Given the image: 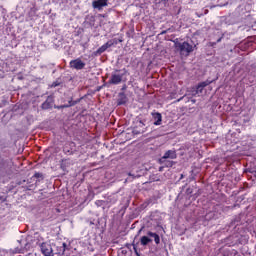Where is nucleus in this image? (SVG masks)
Masks as SVG:
<instances>
[{
  "label": "nucleus",
  "instance_id": "22",
  "mask_svg": "<svg viewBox=\"0 0 256 256\" xmlns=\"http://www.w3.org/2000/svg\"><path fill=\"white\" fill-rule=\"evenodd\" d=\"M45 256H53V254L52 255H45Z\"/></svg>",
  "mask_w": 256,
  "mask_h": 256
},
{
  "label": "nucleus",
  "instance_id": "11",
  "mask_svg": "<svg viewBox=\"0 0 256 256\" xmlns=\"http://www.w3.org/2000/svg\"><path fill=\"white\" fill-rule=\"evenodd\" d=\"M211 81L207 80L204 82H201L200 84H198V89H205V87H207V85H210Z\"/></svg>",
  "mask_w": 256,
  "mask_h": 256
},
{
  "label": "nucleus",
  "instance_id": "19",
  "mask_svg": "<svg viewBox=\"0 0 256 256\" xmlns=\"http://www.w3.org/2000/svg\"><path fill=\"white\" fill-rule=\"evenodd\" d=\"M134 251H135V253H136L137 256H141V255L139 254V252L137 251V247H136V246H134Z\"/></svg>",
  "mask_w": 256,
  "mask_h": 256
},
{
  "label": "nucleus",
  "instance_id": "5",
  "mask_svg": "<svg viewBox=\"0 0 256 256\" xmlns=\"http://www.w3.org/2000/svg\"><path fill=\"white\" fill-rule=\"evenodd\" d=\"M107 1L108 0H94L92 2L93 9H97L98 11H101L103 7H107Z\"/></svg>",
  "mask_w": 256,
  "mask_h": 256
},
{
  "label": "nucleus",
  "instance_id": "7",
  "mask_svg": "<svg viewBox=\"0 0 256 256\" xmlns=\"http://www.w3.org/2000/svg\"><path fill=\"white\" fill-rule=\"evenodd\" d=\"M133 133L135 135H141V133H145V124H143V122H139L138 127L133 129Z\"/></svg>",
  "mask_w": 256,
  "mask_h": 256
},
{
  "label": "nucleus",
  "instance_id": "15",
  "mask_svg": "<svg viewBox=\"0 0 256 256\" xmlns=\"http://www.w3.org/2000/svg\"><path fill=\"white\" fill-rule=\"evenodd\" d=\"M104 46L106 47V49H109V47H113V42H107L104 44Z\"/></svg>",
  "mask_w": 256,
  "mask_h": 256
},
{
  "label": "nucleus",
  "instance_id": "1",
  "mask_svg": "<svg viewBox=\"0 0 256 256\" xmlns=\"http://www.w3.org/2000/svg\"><path fill=\"white\" fill-rule=\"evenodd\" d=\"M195 45H191L188 42H175V48L180 51L182 55L189 56L195 51Z\"/></svg>",
  "mask_w": 256,
  "mask_h": 256
},
{
  "label": "nucleus",
  "instance_id": "21",
  "mask_svg": "<svg viewBox=\"0 0 256 256\" xmlns=\"http://www.w3.org/2000/svg\"><path fill=\"white\" fill-rule=\"evenodd\" d=\"M159 171H163V167H160V168H159Z\"/></svg>",
  "mask_w": 256,
  "mask_h": 256
},
{
  "label": "nucleus",
  "instance_id": "4",
  "mask_svg": "<svg viewBox=\"0 0 256 256\" xmlns=\"http://www.w3.org/2000/svg\"><path fill=\"white\" fill-rule=\"evenodd\" d=\"M70 67L72 69H77V71H80L81 69H84L85 68V63L82 62L81 59L77 58L75 60H72L70 62Z\"/></svg>",
  "mask_w": 256,
  "mask_h": 256
},
{
  "label": "nucleus",
  "instance_id": "16",
  "mask_svg": "<svg viewBox=\"0 0 256 256\" xmlns=\"http://www.w3.org/2000/svg\"><path fill=\"white\" fill-rule=\"evenodd\" d=\"M129 177H132V179H137L140 177V175H136L135 174H132V173H128Z\"/></svg>",
  "mask_w": 256,
  "mask_h": 256
},
{
  "label": "nucleus",
  "instance_id": "13",
  "mask_svg": "<svg viewBox=\"0 0 256 256\" xmlns=\"http://www.w3.org/2000/svg\"><path fill=\"white\" fill-rule=\"evenodd\" d=\"M105 51H107V48H106V46H105V44H104V45H102V46L97 50V53H98L99 55H101V53H105Z\"/></svg>",
  "mask_w": 256,
  "mask_h": 256
},
{
  "label": "nucleus",
  "instance_id": "12",
  "mask_svg": "<svg viewBox=\"0 0 256 256\" xmlns=\"http://www.w3.org/2000/svg\"><path fill=\"white\" fill-rule=\"evenodd\" d=\"M160 165H164V167H171L173 165V161L164 159V162H160Z\"/></svg>",
  "mask_w": 256,
  "mask_h": 256
},
{
  "label": "nucleus",
  "instance_id": "3",
  "mask_svg": "<svg viewBox=\"0 0 256 256\" xmlns=\"http://www.w3.org/2000/svg\"><path fill=\"white\" fill-rule=\"evenodd\" d=\"M165 159H177V152L174 150H168L165 154L160 158L159 163H165Z\"/></svg>",
  "mask_w": 256,
  "mask_h": 256
},
{
  "label": "nucleus",
  "instance_id": "18",
  "mask_svg": "<svg viewBox=\"0 0 256 256\" xmlns=\"http://www.w3.org/2000/svg\"><path fill=\"white\" fill-rule=\"evenodd\" d=\"M62 246H63V253H65V249H67V243H63Z\"/></svg>",
  "mask_w": 256,
  "mask_h": 256
},
{
  "label": "nucleus",
  "instance_id": "8",
  "mask_svg": "<svg viewBox=\"0 0 256 256\" xmlns=\"http://www.w3.org/2000/svg\"><path fill=\"white\" fill-rule=\"evenodd\" d=\"M152 117L154 119V125H161V123L163 121V117L161 116V113L154 112V113H152Z\"/></svg>",
  "mask_w": 256,
  "mask_h": 256
},
{
  "label": "nucleus",
  "instance_id": "6",
  "mask_svg": "<svg viewBox=\"0 0 256 256\" xmlns=\"http://www.w3.org/2000/svg\"><path fill=\"white\" fill-rule=\"evenodd\" d=\"M41 253L45 255H53V248L50 246V244L42 243L40 244Z\"/></svg>",
  "mask_w": 256,
  "mask_h": 256
},
{
  "label": "nucleus",
  "instance_id": "14",
  "mask_svg": "<svg viewBox=\"0 0 256 256\" xmlns=\"http://www.w3.org/2000/svg\"><path fill=\"white\" fill-rule=\"evenodd\" d=\"M49 107H51V104H49V101H45V102L42 104V109H49Z\"/></svg>",
  "mask_w": 256,
  "mask_h": 256
},
{
  "label": "nucleus",
  "instance_id": "2",
  "mask_svg": "<svg viewBox=\"0 0 256 256\" xmlns=\"http://www.w3.org/2000/svg\"><path fill=\"white\" fill-rule=\"evenodd\" d=\"M122 82L123 74H119V70H115L108 81L109 85H119Z\"/></svg>",
  "mask_w": 256,
  "mask_h": 256
},
{
  "label": "nucleus",
  "instance_id": "20",
  "mask_svg": "<svg viewBox=\"0 0 256 256\" xmlns=\"http://www.w3.org/2000/svg\"><path fill=\"white\" fill-rule=\"evenodd\" d=\"M103 203V201H97L96 202V205L98 206V207H100V205Z\"/></svg>",
  "mask_w": 256,
  "mask_h": 256
},
{
  "label": "nucleus",
  "instance_id": "10",
  "mask_svg": "<svg viewBox=\"0 0 256 256\" xmlns=\"http://www.w3.org/2000/svg\"><path fill=\"white\" fill-rule=\"evenodd\" d=\"M153 240L151 238H149L148 236H142L140 239V243L141 245L145 246V245H149V243H151Z\"/></svg>",
  "mask_w": 256,
  "mask_h": 256
},
{
  "label": "nucleus",
  "instance_id": "9",
  "mask_svg": "<svg viewBox=\"0 0 256 256\" xmlns=\"http://www.w3.org/2000/svg\"><path fill=\"white\" fill-rule=\"evenodd\" d=\"M147 235H148V237H152L154 239L156 245H159V243H161V238L158 236L157 233L148 232Z\"/></svg>",
  "mask_w": 256,
  "mask_h": 256
},
{
  "label": "nucleus",
  "instance_id": "17",
  "mask_svg": "<svg viewBox=\"0 0 256 256\" xmlns=\"http://www.w3.org/2000/svg\"><path fill=\"white\" fill-rule=\"evenodd\" d=\"M199 93H203V89L199 88V86L196 87V95Z\"/></svg>",
  "mask_w": 256,
  "mask_h": 256
}]
</instances>
